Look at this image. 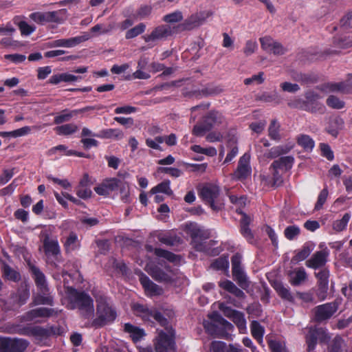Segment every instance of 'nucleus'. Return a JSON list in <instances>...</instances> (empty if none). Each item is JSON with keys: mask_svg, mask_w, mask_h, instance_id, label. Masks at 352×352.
Here are the masks:
<instances>
[{"mask_svg": "<svg viewBox=\"0 0 352 352\" xmlns=\"http://www.w3.org/2000/svg\"><path fill=\"white\" fill-rule=\"evenodd\" d=\"M150 192L151 194H156L158 192H162L167 195H172L173 190L170 188V181L164 180L162 182L160 183L153 188H151Z\"/></svg>", "mask_w": 352, "mask_h": 352, "instance_id": "a18cd8bd", "label": "nucleus"}, {"mask_svg": "<svg viewBox=\"0 0 352 352\" xmlns=\"http://www.w3.org/2000/svg\"><path fill=\"white\" fill-rule=\"evenodd\" d=\"M314 250V245L310 243H306L296 255L292 258V261L297 263L306 259Z\"/></svg>", "mask_w": 352, "mask_h": 352, "instance_id": "e433bc0d", "label": "nucleus"}, {"mask_svg": "<svg viewBox=\"0 0 352 352\" xmlns=\"http://www.w3.org/2000/svg\"><path fill=\"white\" fill-rule=\"evenodd\" d=\"M28 346V342L25 340L9 338L8 352H23Z\"/></svg>", "mask_w": 352, "mask_h": 352, "instance_id": "f704fd0d", "label": "nucleus"}, {"mask_svg": "<svg viewBox=\"0 0 352 352\" xmlns=\"http://www.w3.org/2000/svg\"><path fill=\"white\" fill-rule=\"evenodd\" d=\"M322 89L329 92H340L342 94L349 92L348 85L344 82H327L322 85Z\"/></svg>", "mask_w": 352, "mask_h": 352, "instance_id": "58836bf2", "label": "nucleus"}, {"mask_svg": "<svg viewBox=\"0 0 352 352\" xmlns=\"http://www.w3.org/2000/svg\"><path fill=\"white\" fill-rule=\"evenodd\" d=\"M305 100L309 108V112L323 113L324 112V106L318 100L321 98L320 96L313 90H308L305 93Z\"/></svg>", "mask_w": 352, "mask_h": 352, "instance_id": "dca6fc26", "label": "nucleus"}, {"mask_svg": "<svg viewBox=\"0 0 352 352\" xmlns=\"http://www.w3.org/2000/svg\"><path fill=\"white\" fill-rule=\"evenodd\" d=\"M294 162V158L289 156L280 157L278 160H274L271 164L270 169H285L286 170L292 168Z\"/></svg>", "mask_w": 352, "mask_h": 352, "instance_id": "cd10ccee", "label": "nucleus"}, {"mask_svg": "<svg viewBox=\"0 0 352 352\" xmlns=\"http://www.w3.org/2000/svg\"><path fill=\"white\" fill-rule=\"evenodd\" d=\"M148 273L153 278L158 282L170 283L172 281L171 276L157 266L151 267Z\"/></svg>", "mask_w": 352, "mask_h": 352, "instance_id": "72a5a7b5", "label": "nucleus"}, {"mask_svg": "<svg viewBox=\"0 0 352 352\" xmlns=\"http://www.w3.org/2000/svg\"><path fill=\"white\" fill-rule=\"evenodd\" d=\"M65 246L67 251H72L77 248V236L75 233L69 234L65 243Z\"/></svg>", "mask_w": 352, "mask_h": 352, "instance_id": "774afa93", "label": "nucleus"}, {"mask_svg": "<svg viewBox=\"0 0 352 352\" xmlns=\"http://www.w3.org/2000/svg\"><path fill=\"white\" fill-rule=\"evenodd\" d=\"M344 125V121L341 117H335L330 121L329 126L327 128V131L332 136L336 138L339 131L343 129Z\"/></svg>", "mask_w": 352, "mask_h": 352, "instance_id": "473e14b6", "label": "nucleus"}, {"mask_svg": "<svg viewBox=\"0 0 352 352\" xmlns=\"http://www.w3.org/2000/svg\"><path fill=\"white\" fill-rule=\"evenodd\" d=\"M256 100L265 102H275L276 104H279L280 102V99L276 93H274V94H270L266 92L263 93L261 95L256 96Z\"/></svg>", "mask_w": 352, "mask_h": 352, "instance_id": "bf43d9fd", "label": "nucleus"}, {"mask_svg": "<svg viewBox=\"0 0 352 352\" xmlns=\"http://www.w3.org/2000/svg\"><path fill=\"white\" fill-rule=\"evenodd\" d=\"M78 115V111L76 110L69 111L68 109L63 110L61 113L54 118V124H59L63 122L69 121L73 117Z\"/></svg>", "mask_w": 352, "mask_h": 352, "instance_id": "37998d69", "label": "nucleus"}, {"mask_svg": "<svg viewBox=\"0 0 352 352\" xmlns=\"http://www.w3.org/2000/svg\"><path fill=\"white\" fill-rule=\"evenodd\" d=\"M154 253L157 256L164 258L170 262L176 261L177 256L169 251L161 248H155Z\"/></svg>", "mask_w": 352, "mask_h": 352, "instance_id": "680f3d73", "label": "nucleus"}, {"mask_svg": "<svg viewBox=\"0 0 352 352\" xmlns=\"http://www.w3.org/2000/svg\"><path fill=\"white\" fill-rule=\"evenodd\" d=\"M232 320L240 330L245 329L246 321L244 318V314L242 312L238 311L237 313H235L234 317L232 318Z\"/></svg>", "mask_w": 352, "mask_h": 352, "instance_id": "0e129e2a", "label": "nucleus"}, {"mask_svg": "<svg viewBox=\"0 0 352 352\" xmlns=\"http://www.w3.org/2000/svg\"><path fill=\"white\" fill-rule=\"evenodd\" d=\"M43 248L47 255L57 256L60 254V248L58 241L46 237L43 241Z\"/></svg>", "mask_w": 352, "mask_h": 352, "instance_id": "c9c22d12", "label": "nucleus"}, {"mask_svg": "<svg viewBox=\"0 0 352 352\" xmlns=\"http://www.w3.org/2000/svg\"><path fill=\"white\" fill-rule=\"evenodd\" d=\"M250 156L245 153L240 157L238 166L233 174V177L235 179L243 181L247 179L252 173V169L250 165Z\"/></svg>", "mask_w": 352, "mask_h": 352, "instance_id": "4468645a", "label": "nucleus"}, {"mask_svg": "<svg viewBox=\"0 0 352 352\" xmlns=\"http://www.w3.org/2000/svg\"><path fill=\"white\" fill-rule=\"evenodd\" d=\"M327 104L334 109H341L345 106V102L336 96L331 95L326 100Z\"/></svg>", "mask_w": 352, "mask_h": 352, "instance_id": "603ef678", "label": "nucleus"}, {"mask_svg": "<svg viewBox=\"0 0 352 352\" xmlns=\"http://www.w3.org/2000/svg\"><path fill=\"white\" fill-rule=\"evenodd\" d=\"M199 195L210 208L218 212L223 208L224 203L220 197V188L212 184H206L199 189Z\"/></svg>", "mask_w": 352, "mask_h": 352, "instance_id": "39448f33", "label": "nucleus"}, {"mask_svg": "<svg viewBox=\"0 0 352 352\" xmlns=\"http://www.w3.org/2000/svg\"><path fill=\"white\" fill-rule=\"evenodd\" d=\"M292 147L287 145H279L276 146H274L271 148L270 150L267 151L263 157L267 159H275L280 155L288 153Z\"/></svg>", "mask_w": 352, "mask_h": 352, "instance_id": "c85d7f7f", "label": "nucleus"}, {"mask_svg": "<svg viewBox=\"0 0 352 352\" xmlns=\"http://www.w3.org/2000/svg\"><path fill=\"white\" fill-rule=\"evenodd\" d=\"M251 218L246 214H243V217L240 223L241 233L250 243H252L254 241V235L249 228Z\"/></svg>", "mask_w": 352, "mask_h": 352, "instance_id": "c756f323", "label": "nucleus"}, {"mask_svg": "<svg viewBox=\"0 0 352 352\" xmlns=\"http://www.w3.org/2000/svg\"><path fill=\"white\" fill-rule=\"evenodd\" d=\"M101 133V136L104 138H114L116 139L120 140L124 137L122 131L118 129H108L102 130Z\"/></svg>", "mask_w": 352, "mask_h": 352, "instance_id": "6e6d98bb", "label": "nucleus"}, {"mask_svg": "<svg viewBox=\"0 0 352 352\" xmlns=\"http://www.w3.org/2000/svg\"><path fill=\"white\" fill-rule=\"evenodd\" d=\"M30 297V291L28 286L25 284H21L16 293V301L19 305H24Z\"/></svg>", "mask_w": 352, "mask_h": 352, "instance_id": "79ce46f5", "label": "nucleus"}, {"mask_svg": "<svg viewBox=\"0 0 352 352\" xmlns=\"http://www.w3.org/2000/svg\"><path fill=\"white\" fill-rule=\"evenodd\" d=\"M145 29H146V25L144 23H139L134 28L129 30L126 32L125 37L126 39L133 38L141 34L142 33H143L144 32Z\"/></svg>", "mask_w": 352, "mask_h": 352, "instance_id": "4d7b16f0", "label": "nucleus"}, {"mask_svg": "<svg viewBox=\"0 0 352 352\" xmlns=\"http://www.w3.org/2000/svg\"><path fill=\"white\" fill-rule=\"evenodd\" d=\"M28 266L38 289L40 292H44L48 290V286L45 274L40 270L38 267H36L30 261L28 262Z\"/></svg>", "mask_w": 352, "mask_h": 352, "instance_id": "a211bd4d", "label": "nucleus"}, {"mask_svg": "<svg viewBox=\"0 0 352 352\" xmlns=\"http://www.w3.org/2000/svg\"><path fill=\"white\" fill-rule=\"evenodd\" d=\"M210 352H239L237 348L230 345L228 347L225 342L221 341H213L210 344Z\"/></svg>", "mask_w": 352, "mask_h": 352, "instance_id": "a19ab883", "label": "nucleus"}, {"mask_svg": "<svg viewBox=\"0 0 352 352\" xmlns=\"http://www.w3.org/2000/svg\"><path fill=\"white\" fill-rule=\"evenodd\" d=\"M55 329L54 327L45 329L40 326H29L23 329V333L28 336L43 339L49 337L52 334H56Z\"/></svg>", "mask_w": 352, "mask_h": 352, "instance_id": "f3484780", "label": "nucleus"}, {"mask_svg": "<svg viewBox=\"0 0 352 352\" xmlns=\"http://www.w3.org/2000/svg\"><path fill=\"white\" fill-rule=\"evenodd\" d=\"M88 39L87 35L79 36L69 38L52 41L47 43L49 47H72Z\"/></svg>", "mask_w": 352, "mask_h": 352, "instance_id": "412c9836", "label": "nucleus"}, {"mask_svg": "<svg viewBox=\"0 0 352 352\" xmlns=\"http://www.w3.org/2000/svg\"><path fill=\"white\" fill-rule=\"evenodd\" d=\"M210 267L217 270L227 269L228 267V261L226 258L219 257L211 263Z\"/></svg>", "mask_w": 352, "mask_h": 352, "instance_id": "338daca9", "label": "nucleus"}, {"mask_svg": "<svg viewBox=\"0 0 352 352\" xmlns=\"http://www.w3.org/2000/svg\"><path fill=\"white\" fill-rule=\"evenodd\" d=\"M329 254V250L327 249L317 251L306 261V265L313 269L322 267L326 265Z\"/></svg>", "mask_w": 352, "mask_h": 352, "instance_id": "6ab92c4d", "label": "nucleus"}, {"mask_svg": "<svg viewBox=\"0 0 352 352\" xmlns=\"http://www.w3.org/2000/svg\"><path fill=\"white\" fill-rule=\"evenodd\" d=\"M25 18V17L23 15L15 16L13 18L12 21L19 27L22 35L29 36L35 31L36 27L34 25H30L27 22H25L24 21Z\"/></svg>", "mask_w": 352, "mask_h": 352, "instance_id": "a878e982", "label": "nucleus"}, {"mask_svg": "<svg viewBox=\"0 0 352 352\" xmlns=\"http://www.w3.org/2000/svg\"><path fill=\"white\" fill-rule=\"evenodd\" d=\"M140 281L145 291L151 296H160L164 292L163 289L160 286L151 281L149 278L142 272H140Z\"/></svg>", "mask_w": 352, "mask_h": 352, "instance_id": "4be33fe9", "label": "nucleus"}, {"mask_svg": "<svg viewBox=\"0 0 352 352\" xmlns=\"http://www.w3.org/2000/svg\"><path fill=\"white\" fill-rule=\"evenodd\" d=\"M30 18L38 24L59 22L58 12L57 11L45 12H36L30 14Z\"/></svg>", "mask_w": 352, "mask_h": 352, "instance_id": "aec40b11", "label": "nucleus"}, {"mask_svg": "<svg viewBox=\"0 0 352 352\" xmlns=\"http://www.w3.org/2000/svg\"><path fill=\"white\" fill-rule=\"evenodd\" d=\"M351 218V215L349 213H345L342 218L340 220H336L333 223V228L337 232H341L344 230Z\"/></svg>", "mask_w": 352, "mask_h": 352, "instance_id": "5fc2aeb1", "label": "nucleus"}, {"mask_svg": "<svg viewBox=\"0 0 352 352\" xmlns=\"http://www.w3.org/2000/svg\"><path fill=\"white\" fill-rule=\"evenodd\" d=\"M297 142L305 151H311L315 145L314 141L307 135H300L297 138Z\"/></svg>", "mask_w": 352, "mask_h": 352, "instance_id": "de8ad7c7", "label": "nucleus"}, {"mask_svg": "<svg viewBox=\"0 0 352 352\" xmlns=\"http://www.w3.org/2000/svg\"><path fill=\"white\" fill-rule=\"evenodd\" d=\"M211 15L209 12H199L191 14L182 23L175 25L177 33L185 31H190L195 29L205 23L206 19Z\"/></svg>", "mask_w": 352, "mask_h": 352, "instance_id": "6e6552de", "label": "nucleus"}, {"mask_svg": "<svg viewBox=\"0 0 352 352\" xmlns=\"http://www.w3.org/2000/svg\"><path fill=\"white\" fill-rule=\"evenodd\" d=\"M340 302L334 300L315 307L312 310V320L317 323L326 322L336 313Z\"/></svg>", "mask_w": 352, "mask_h": 352, "instance_id": "423d86ee", "label": "nucleus"}, {"mask_svg": "<svg viewBox=\"0 0 352 352\" xmlns=\"http://www.w3.org/2000/svg\"><path fill=\"white\" fill-rule=\"evenodd\" d=\"M3 273L6 278L14 282H18L21 279L19 272H16L9 265L4 267Z\"/></svg>", "mask_w": 352, "mask_h": 352, "instance_id": "13d9d810", "label": "nucleus"}, {"mask_svg": "<svg viewBox=\"0 0 352 352\" xmlns=\"http://www.w3.org/2000/svg\"><path fill=\"white\" fill-rule=\"evenodd\" d=\"M268 344L272 352H285L286 350L284 342L276 340H269Z\"/></svg>", "mask_w": 352, "mask_h": 352, "instance_id": "052dcab7", "label": "nucleus"}, {"mask_svg": "<svg viewBox=\"0 0 352 352\" xmlns=\"http://www.w3.org/2000/svg\"><path fill=\"white\" fill-rule=\"evenodd\" d=\"M189 234L191 238V245L195 250L204 252L209 251L210 244L205 241L209 238V234L207 232L197 226H192L189 230Z\"/></svg>", "mask_w": 352, "mask_h": 352, "instance_id": "1a4fd4ad", "label": "nucleus"}, {"mask_svg": "<svg viewBox=\"0 0 352 352\" xmlns=\"http://www.w3.org/2000/svg\"><path fill=\"white\" fill-rule=\"evenodd\" d=\"M273 287L278 294V295L283 300H287L289 302H294V298L289 288L285 287L280 281H275L273 283Z\"/></svg>", "mask_w": 352, "mask_h": 352, "instance_id": "bb28decb", "label": "nucleus"}, {"mask_svg": "<svg viewBox=\"0 0 352 352\" xmlns=\"http://www.w3.org/2000/svg\"><path fill=\"white\" fill-rule=\"evenodd\" d=\"M32 306L39 305H47L52 306L54 305V298L50 294L49 289L46 292H40L32 297L31 302Z\"/></svg>", "mask_w": 352, "mask_h": 352, "instance_id": "393cba45", "label": "nucleus"}, {"mask_svg": "<svg viewBox=\"0 0 352 352\" xmlns=\"http://www.w3.org/2000/svg\"><path fill=\"white\" fill-rule=\"evenodd\" d=\"M68 298L72 309H77L81 318L90 319L94 317V300L87 293L69 287L68 288Z\"/></svg>", "mask_w": 352, "mask_h": 352, "instance_id": "f257e3e1", "label": "nucleus"}, {"mask_svg": "<svg viewBox=\"0 0 352 352\" xmlns=\"http://www.w3.org/2000/svg\"><path fill=\"white\" fill-rule=\"evenodd\" d=\"M95 298L96 317L93 320L91 325L96 328H100L113 322L117 317V313L116 309L107 302L104 296L98 295Z\"/></svg>", "mask_w": 352, "mask_h": 352, "instance_id": "f03ea898", "label": "nucleus"}, {"mask_svg": "<svg viewBox=\"0 0 352 352\" xmlns=\"http://www.w3.org/2000/svg\"><path fill=\"white\" fill-rule=\"evenodd\" d=\"M133 309L135 314L141 317L144 320L150 321L152 319V314L155 309H150L146 305L136 303L133 305Z\"/></svg>", "mask_w": 352, "mask_h": 352, "instance_id": "7c9ffc66", "label": "nucleus"}, {"mask_svg": "<svg viewBox=\"0 0 352 352\" xmlns=\"http://www.w3.org/2000/svg\"><path fill=\"white\" fill-rule=\"evenodd\" d=\"M124 330L130 334L134 342L140 340L145 335L144 331L142 329L133 326L130 323L124 324Z\"/></svg>", "mask_w": 352, "mask_h": 352, "instance_id": "ea45409f", "label": "nucleus"}, {"mask_svg": "<svg viewBox=\"0 0 352 352\" xmlns=\"http://www.w3.org/2000/svg\"><path fill=\"white\" fill-rule=\"evenodd\" d=\"M183 14L181 11H175L172 13L166 14L163 17V21L170 25L175 23H179L183 20Z\"/></svg>", "mask_w": 352, "mask_h": 352, "instance_id": "3c124183", "label": "nucleus"}, {"mask_svg": "<svg viewBox=\"0 0 352 352\" xmlns=\"http://www.w3.org/2000/svg\"><path fill=\"white\" fill-rule=\"evenodd\" d=\"M208 318L209 320L204 321L203 324L206 331L212 336L226 338L234 328V326L217 311L209 314Z\"/></svg>", "mask_w": 352, "mask_h": 352, "instance_id": "7ed1b4c3", "label": "nucleus"}, {"mask_svg": "<svg viewBox=\"0 0 352 352\" xmlns=\"http://www.w3.org/2000/svg\"><path fill=\"white\" fill-rule=\"evenodd\" d=\"M329 339L330 337L324 328L311 326L308 328V332L305 336L307 350L309 351L314 350L318 341L320 343H326Z\"/></svg>", "mask_w": 352, "mask_h": 352, "instance_id": "9d476101", "label": "nucleus"}, {"mask_svg": "<svg viewBox=\"0 0 352 352\" xmlns=\"http://www.w3.org/2000/svg\"><path fill=\"white\" fill-rule=\"evenodd\" d=\"M224 122L225 118L221 112L211 110L202 118L200 122L194 126L192 133L197 137L204 136L212 129L223 124Z\"/></svg>", "mask_w": 352, "mask_h": 352, "instance_id": "20e7f679", "label": "nucleus"}, {"mask_svg": "<svg viewBox=\"0 0 352 352\" xmlns=\"http://www.w3.org/2000/svg\"><path fill=\"white\" fill-rule=\"evenodd\" d=\"M219 286L228 292L233 294L238 298L243 299L245 298V293L241 289L237 287L231 280H226L219 281Z\"/></svg>", "mask_w": 352, "mask_h": 352, "instance_id": "b1692460", "label": "nucleus"}, {"mask_svg": "<svg viewBox=\"0 0 352 352\" xmlns=\"http://www.w3.org/2000/svg\"><path fill=\"white\" fill-rule=\"evenodd\" d=\"M82 78L80 76H74L73 74H67V73H62L58 74H55L51 76L49 80V82L54 85H57L60 82H73L80 80Z\"/></svg>", "mask_w": 352, "mask_h": 352, "instance_id": "4c0bfd02", "label": "nucleus"}, {"mask_svg": "<svg viewBox=\"0 0 352 352\" xmlns=\"http://www.w3.org/2000/svg\"><path fill=\"white\" fill-rule=\"evenodd\" d=\"M289 107L292 109H298L309 112V108L307 105L305 99L295 98L287 102Z\"/></svg>", "mask_w": 352, "mask_h": 352, "instance_id": "864d4df0", "label": "nucleus"}, {"mask_svg": "<svg viewBox=\"0 0 352 352\" xmlns=\"http://www.w3.org/2000/svg\"><path fill=\"white\" fill-rule=\"evenodd\" d=\"M300 230L297 226H287L284 231L285 236L289 240H293L300 234Z\"/></svg>", "mask_w": 352, "mask_h": 352, "instance_id": "e2e57ef3", "label": "nucleus"}, {"mask_svg": "<svg viewBox=\"0 0 352 352\" xmlns=\"http://www.w3.org/2000/svg\"><path fill=\"white\" fill-rule=\"evenodd\" d=\"M269 137L275 141H280L281 135L280 134V124L276 120H272L268 128Z\"/></svg>", "mask_w": 352, "mask_h": 352, "instance_id": "c03bdc74", "label": "nucleus"}, {"mask_svg": "<svg viewBox=\"0 0 352 352\" xmlns=\"http://www.w3.org/2000/svg\"><path fill=\"white\" fill-rule=\"evenodd\" d=\"M330 352H339L342 351H347L346 344L343 339L340 336H336L330 344Z\"/></svg>", "mask_w": 352, "mask_h": 352, "instance_id": "8fccbe9b", "label": "nucleus"}, {"mask_svg": "<svg viewBox=\"0 0 352 352\" xmlns=\"http://www.w3.org/2000/svg\"><path fill=\"white\" fill-rule=\"evenodd\" d=\"M118 176L122 177V178L112 177L104 179L103 181L105 184L104 187L107 188L109 193L112 191L119 190L121 194L122 200L124 202H128L129 195V184L124 181V178L129 176V173L126 172H124L123 174L119 173Z\"/></svg>", "mask_w": 352, "mask_h": 352, "instance_id": "0eeeda50", "label": "nucleus"}, {"mask_svg": "<svg viewBox=\"0 0 352 352\" xmlns=\"http://www.w3.org/2000/svg\"><path fill=\"white\" fill-rule=\"evenodd\" d=\"M289 283L293 286H298L305 282L307 278L304 268H297L289 274Z\"/></svg>", "mask_w": 352, "mask_h": 352, "instance_id": "2f4dec72", "label": "nucleus"}, {"mask_svg": "<svg viewBox=\"0 0 352 352\" xmlns=\"http://www.w3.org/2000/svg\"><path fill=\"white\" fill-rule=\"evenodd\" d=\"M78 127L76 124L70 123L57 126L55 130L59 135H69L76 132Z\"/></svg>", "mask_w": 352, "mask_h": 352, "instance_id": "49530a36", "label": "nucleus"}, {"mask_svg": "<svg viewBox=\"0 0 352 352\" xmlns=\"http://www.w3.org/2000/svg\"><path fill=\"white\" fill-rule=\"evenodd\" d=\"M316 276L318 278L316 295L320 300H324L327 298L329 289V271L327 269H323L316 273Z\"/></svg>", "mask_w": 352, "mask_h": 352, "instance_id": "2eb2a0df", "label": "nucleus"}, {"mask_svg": "<svg viewBox=\"0 0 352 352\" xmlns=\"http://www.w3.org/2000/svg\"><path fill=\"white\" fill-rule=\"evenodd\" d=\"M174 330L168 329V333L161 331L155 339V346L156 352H168L175 350Z\"/></svg>", "mask_w": 352, "mask_h": 352, "instance_id": "f8f14e48", "label": "nucleus"}, {"mask_svg": "<svg viewBox=\"0 0 352 352\" xmlns=\"http://www.w3.org/2000/svg\"><path fill=\"white\" fill-rule=\"evenodd\" d=\"M251 332L252 336L261 342L263 340L264 329L257 321H253L251 324Z\"/></svg>", "mask_w": 352, "mask_h": 352, "instance_id": "09e8293b", "label": "nucleus"}, {"mask_svg": "<svg viewBox=\"0 0 352 352\" xmlns=\"http://www.w3.org/2000/svg\"><path fill=\"white\" fill-rule=\"evenodd\" d=\"M175 34H178L175 25L164 24L157 26L150 34L144 35L143 38L146 43H155L158 41H165Z\"/></svg>", "mask_w": 352, "mask_h": 352, "instance_id": "9b49d317", "label": "nucleus"}, {"mask_svg": "<svg viewBox=\"0 0 352 352\" xmlns=\"http://www.w3.org/2000/svg\"><path fill=\"white\" fill-rule=\"evenodd\" d=\"M56 314L54 309L38 307L26 312L24 318L27 321H32L36 318H49Z\"/></svg>", "mask_w": 352, "mask_h": 352, "instance_id": "5701e85b", "label": "nucleus"}, {"mask_svg": "<svg viewBox=\"0 0 352 352\" xmlns=\"http://www.w3.org/2000/svg\"><path fill=\"white\" fill-rule=\"evenodd\" d=\"M264 73L263 72H258L257 74L253 75L250 78H245L244 80V84L250 85L252 84L261 85L264 82Z\"/></svg>", "mask_w": 352, "mask_h": 352, "instance_id": "69168bd1", "label": "nucleus"}, {"mask_svg": "<svg viewBox=\"0 0 352 352\" xmlns=\"http://www.w3.org/2000/svg\"><path fill=\"white\" fill-rule=\"evenodd\" d=\"M232 262V272L233 278L238 285L242 288L245 289L249 287V282L247 276L241 267V256L236 253L232 256L231 258Z\"/></svg>", "mask_w": 352, "mask_h": 352, "instance_id": "ddd939ff", "label": "nucleus"}]
</instances>
